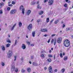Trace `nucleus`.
Wrapping results in <instances>:
<instances>
[{"mask_svg":"<svg viewBox=\"0 0 73 73\" xmlns=\"http://www.w3.org/2000/svg\"><path fill=\"white\" fill-rule=\"evenodd\" d=\"M32 29V24H30L28 27V29Z\"/></svg>","mask_w":73,"mask_h":73,"instance_id":"0eeeda50","label":"nucleus"},{"mask_svg":"<svg viewBox=\"0 0 73 73\" xmlns=\"http://www.w3.org/2000/svg\"><path fill=\"white\" fill-rule=\"evenodd\" d=\"M48 56L50 58V57H52V55H48Z\"/></svg>","mask_w":73,"mask_h":73,"instance_id":"de8ad7c7","label":"nucleus"},{"mask_svg":"<svg viewBox=\"0 0 73 73\" xmlns=\"http://www.w3.org/2000/svg\"><path fill=\"white\" fill-rule=\"evenodd\" d=\"M15 72H18V69H17V68H16L15 70Z\"/></svg>","mask_w":73,"mask_h":73,"instance_id":"473e14b6","label":"nucleus"},{"mask_svg":"<svg viewBox=\"0 0 73 73\" xmlns=\"http://www.w3.org/2000/svg\"><path fill=\"white\" fill-rule=\"evenodd\" d=\"M31 46H34V44H31Z\"/></svg>","mask_w":73,"mask_h":73,"instance_id":"864d4df0","label":"nucleus"},{"mask_svg":"<svg viewBox=\"0 0 73 73\" xmlns=\"http://www.w3.org/2000/svg\"><path fill=\"white\" fill-rule=\"evenodd\" d=\"M12 4H13V5H14V4H16V2L15 1H13L12 2Z\"/></svg>","mask_w":73,"mask_h":73,"instance_id":"f704fd0d","label":"nucleus"},{"mask_svg":"<svg viewBox=\"0 0 73 73\" xmlns=\"http://www.w3.org/2000/svg\"><path fill=\"white\" fill-rule=\"evenodd\" d=\"M12 56V51L9 50L7 53V56L8 58H10Z\"/></svg>","mask_w":73,"mask_h":73,"instance_id":"f03ea898","label":"nucleus"},{"mask_svg":"<svg viewBox=\"0 0 73 73\" xmlns=\"http://www.w3.org/2000/svg\"><path fill=\"white\" fill-rule=\"evenodd\" d=\"M27 43L28 44V45H29V44H30V42H27Z\"/></svg>","mask_w":73,"mask_h":73,"instance_id":"8fccbe9b","label":"nucleus"},{"mask_svg":"<svg viewBox=\"0 0 73 73\" xmlns=\"http://www.w3.org/2000/svg\"><path fill=\"white\" fill-rule=\"evenodd\" d=\"M65 27V25H63V28H64Z\"/></svg>","mask_w":73,"mask_h":73,"instance_id":"5fc2aeb1","label":"nucleus"},{"mask_svg":"<svg viewBox=\"0 0 73 73\" xmlns=\"http://www.w3.org/2000/svg\"><path fill=\"white\" fill-rule=\"evenodd\" d=\"M62 73H64V72H65V69H63L62 70Z\"/></svg>","mask_w":73,"mask_h":73,"instance_id":"2f4dec72","label":"nucleus"},{"mask_svg":"<svg viewBox=\"0 0 73 73\" xmlns=\"http://www.w3.org/2000/svg\"><path fill=\"white\" fill-rule=\"evenodd\" d=\"M37 8L38 9H41V7L40 6H39V5L38 4L37 6Z\"/></svg>","mask_w":73,"mask_h":73,"instance_id":"412c9836","label":"nucleus"},{"mask_svg":"<svg viewBox=\"0 0 73 73\" xmlns=\"http://www.w3.org/2000/svg\"><path fill=\"white\" fill-rule=\"evenodd\" d=\"M55 72H57V69L55 70Z\"/></svg>","mask_w":73,"mask_h":73,"instance_id":"13d9d810","label":"nucleus"},{"mask_svg":"<svg viewBox=\"0 0 73 73\" xmlns=\"http://www.w3.org/2000/svg\"><path fill=\"white\" fill-rule=\"evenodd\" d=\"M16 12H17V10L16 9H14L11 11L10 12V13L11 15H13V14H14L15 13H16Z\"/></svg>","mask_w":73,"mask_h":73,"instance_id":"20e7f679","label":"nucleus"},{"mask_svg":"<svg viewBox=\"0 0 73 73\" xmlns=\"http://www.w3.org/2000/svg\"><path fill=\"white\" fill-rule=\"evenodd\" d=\"M31 10H29L27 12V15H29V14L31 13Z\"/></svg>","mask_w":73,"mask_h":73,"instance_id":"f3484780","label":"nucleus"},{"mask_svg":"<svg viewBox=\"0 0 73 73\" xmlns=\"http://www.w3.org/2000/svg\"><path fill=\"white\" fill-rule=\"evenodd\" d=\"M31 68H27V71L28 73H30L31 72Z\"/></svg>","mask_w":73,"mask_h":73,"instance_id":"6ab92c4d","label":"nucleus"},{"mask_svg":"<svg viewBox=\"0 0 73 73\" xmlns=\"http://www.w3.org/2000/svg\"><path fill=\"white\" fill-rule=\"evenodd\" d=\"M33 19H32L31 21V22H32V21H33Z\"/></svg>","mask_w":73,"mask_h":73,"instance_id":"69168bd1","label":"nucleus"},{"mask_svg":"<svg viewBox=\"0 0 73 73\" xmlns=\"http://www.w3.org/2000/svg\"><path fill=\"white\" fill-rule=\"evenodd\" d=\"M15 66H13L11 67V70L12 72H13L14 70H15Z\"/></svg>","mask_w":73,"mask_h":73,"instance_id":"9d476101","label":"nucleus"},{"mask_svg":"<svg viewBox=\"0 0 73 73\" xmlns=\"http://www.w3.org/2000/svg\"><path fill=\"white\" fill-rule=\"evenodd\" d=\"M14 58H15L14 61H16V56H15Z\"/></svg>","mask_w":73,"mask_h":73,"instance_id":"49530a36","label":"nucleus"},{"mask_svg":"<svg viewBox=\"0 0 73 73\" xmlns=\"http://www.w3.org/2000/svg\"><path fill=\"white\" fill-rule=\"evenodd\" d=\"M67 30H68V31H70V28H68L67 29Z\"/></svg>","mask_w":73,"mask_h":73,"instance_id":"bf43d9fd","label":"nucleus"},{"mask_svg":"<svg viewBox=\"0 0 73 73\" xmlns=\"http://www.w3.org/2000/svg\"><path fill=\"white\" fill-rule=\"evenodd\" d=\"M21 48L23 49H25L26 48V46L24 44H23L21 46Z\"/></svg>","mask_w":73,"mask_h":73,"instance_id":"1a4fd4ad","label":"nucleus"},{"mask_svg":"<svg viewBox=\"0 0 73 73\" xmlns=\"http://www.w3.org/2000/svg\"><path fill=\"white\" fill-rule=\"evenodd\" d=\"M53 21H54V19H53L51 21H50V24H51L53 23Z\"/></svg>","mask_w":73,"mask_h":73,"instance_id":"bb28decb","label":"nucleus"},{"mask_svg":"<svg viewBox=\"0 0 73 73\" xmlns=\"http://www.w3.org/2000/svg\"><path fill=\"white\" fill-rule=\"evenodd\" d=\"M10 3H11V2H8V4H10Z\"/></svg>","mask_w":73,"mask_h":73,"instance_id":"0e129e2a","label":"nucleus"},{"mask_svg":"<svg viewBox=\"0 0 73 73\" xmlns=\"http://www.w3.org/2000/svg\"><path fill=\"white\" fill-rule=\"evenodd\" d=\"M33 56H31V59H33Z\"/></svg>","mask_w":73,"mask_h":73,"instance_id":"6e6d98bb","label":"nucleus"},{"mask_svg":"<svg viewBox=\"0 0 73 73\" xmlns=\"http://www.w3.org/2000/svg\"><path fill=\"white\" fill-rule=\"evenodd\" d=\"M21 60H24V58H23V57L21 58Z\"/></svg>","mask_w":73,"mask_h":73,"instance_id":"4d7b16f0","label":"nucleus"},{"mask_svg":"<svg viewBox=\"0 0 73 73\" xmlns=\"http://www.w3.org/2000/svg\"><path fill=\"white\" fill-rule=\"evenodd\" d=\"M8 5L9 6V7H12L13 6V5L10 4H8Z\"/></svg>","mask_w":73,"mask_h":73,"instance_id":"a19ab883","label":"nucleus"},{"mask_svg":"<svg viewBox=\"0 0 73 73\" xmlns=\"http://www.w3.org/2000/svg\"><path fill=\"white\" fill-rule=\"evenodd\" d=\"M49 52L50 53H51V50H50Z\"/></svg>","mask_w":73,"mask_h":73,"instance_id":"774afa93","label":"nucleus"},{"mask_svg":"<svg viewBox=\"0 0 73 73\" xmlns=\"http://www.w3.org/2000/svg\"><path fill=\"white\" fill-rule=\"evenodd\" d=\"M0 5H2V6H3L4 5V3L2 2L0 4Z\"/></svg>","mask_w":73,"mask_h":73,"instance_id":"4c0bfd02","label":"nucleus"},{"mask_svg":"<svg viewBox=\"0 0 73 73\" xmlns=\"http://www.w3.org/2000/svg\"><path fill=\"white\" fill-rule=\"evenodd\" d=\"M60 56L61 58H62V53H61L60 54Z\"/></svg>","mask_w":73,"mask_h":73,"instance_id":"ea45409f","label":"nucleus"},{"mask_svg":"<svg viewBox=\"0 0 73 73\" xmlns=\"http://www.w3.org/2000/svg\"><path fill=\"white\" fill-rule=\"evenodd\" d=\"M59 21L60 20L59 19H57V20L56 21L54 22L55 24H57V23H58V22H59Z\"/></svg>","mask_w":73,"mask_h":73,"instance_id":"4468645a","label":"nucleus"},{"mask_svg":"<svg viewBox=\"0 0 73 73\" xmlns=\"http://www.w3.org/2000/svg\"><path fill=\"white\" fill-rule=\"evenodd\" d=\"M42 32H46L48 31V30L46 29H43L41 30Z\"/></svg>","mask_w":73,"mask_h":73,"instance_id":"9b49d317","label":"nucleus"},{"mask_svg":"<svg viewBox=\"0 0 73 73\" xmlns=\"http://www.w3.org/2000/svg\"><path fill=\"white\" fill-rule=\"evenodd\" d=\"M41 57H42L43 58H44L45 57V56L43 54H42L41 55Z\"/></svg>","mask_w":73,"mask_h":73,"instance_id":"c756f323","label":"nucleus"},{"mask_svg":"<svg viewBox=\"0 0 73 73\" xmlns=\"http://www.w3.org/2000/svg\"><path fill=\"white\" fill-rule=\"evenodd\" d=\"M7 11H10V10H11V8H10V7H8L7 8Z\"/></svg>","mask_w":73,"mask_h":73,"instance_id":"e433bc0d","label":"nucleus"},{"mask_svg":"<svg viewBox=\"0 0 73 73\" xmlns=\"http://www.w3.org/2000/svg\"><path fill=\"white\" fill-rule=\"evenodd\" d=\"M47 35H44V37H46V36Z\"/></svg>","mask_w":73,"mask_h":73,"instance_id":"052dcab7","label":"nucleus"},{"mask_svg":"<svg viewBox=\"0 0 73 73\" xmlns=\"http://www.w3.org/2000/svg\"><path fill=\"white\" fill-rule=\"evenodd\" d=\"M68 60V58L67 57H64V61H66V60Z\"/></svg>","mask_w":73,"mask_h":73,"instance_id":"b1692460","label":"nucleus"},{"mask_svg":"<svg viewBox=\"0 0 73 73\" xmlns=\"http://www.w3.org/2000/svg\"><path fill=\"white\" fill-rule=\"evenodd\" d=\"M7 42L8 43H11V40L9 39H8L7 40Z\"/></svg>","mask_w":73,"mask_h":73,"instance_id":"dca6fc26","label":"nucleus"},{"mask_svg":"<svg viewBox=\"0 0 73 73\" xmlns=\"http://www.w3.org/2000/svg\"><path fill=\"white\" fill-rule=\"evenodd\" d=\"M2 7H3V6L0 4V9L1 8H2Z\"/></svg>","mask_w":73,"mask_h":73,"instance_id":"603ef678","label":"nucleus"},{"mask_svg":"<svg viewBox=\"0 0 73 73\" xmlns=\"http://www.w3.org/2000/svg\"><path fill=\"white\" fill-rule=\"evenodd\" d=\"M17 40H16L15 41V43L14 44V46H15L16 45V43H17Z\"/></svg>","mask_w":73,"mask_h":73,"instance_id":"72a5a7b5","label":"nucleus"},{"mask_svg":"<svg viewBox=\"0 0 73 73\" xmlns=\"http://www.w3.org/2000/svg\"><path fill=\"white\" fill-rule=\"evenodd\" d=\"M44 13V11H40L39 13V15H42Z\"/></svg>","mask_w":73,"mask_h":73,"instance_id":"2eb2a0df","label":"nucleus"},{"mask_svg":"<svg viewBox=\"0 0 73 73\" xmlns=\"http://www.w3.org/2000/svg\"><path fill=\"white\" fill-rule=\"evenodd\" d=\"M35 4H36V2H34V1L33 2L31 3V4L33 5Z\"/></svg>","mask_w":73,"mask_h":73,"instance_id":"c9c22d12","label":"nucleus"},{"mask_svg":"<svg viewBox=\"0 0 73 73\" xmlns=\"http://www.w3.org/2000/svg\"><path fill=\"white\" fill-rule=\"evenodd\" d=\"M10 46V44H7L6 45V46L7 47V48H8L9 46Z\"/></svg>","mask_w":73,"mask_h":73,"instance_id":"a878e982","label":"nucleus"},{"mask_svg":"<svg viewBox=\"0 0 73 73\" xmlns=\"http://www.w3.org/2000/svg\"><path fill=\"white\" fill-rule=\"evenodd\" d=\"M53 3V0H49L48 3L49 5H51Z\"/></svg>","mask_w":73,"mask_h":73,"instance_id":"423d86ee","label":"nucleus"},{"mask_svg":"<svg viewBox=\"0 0 73 73\" xmlns=\"http://www.w3.org/2000/svg\"><path fill=\"white\" fill-rule=\"evenodd\" d=\"M48 0H44V2L45 3H46V2H48Z\"/></svg>","mask_w":73,"mask_h":73,"instance_id":"c03bdc74","label":"nucleus"},{"mask_svg":"<svg viewBox=\"0 0 73 73\" xmlns=\"http://www.w3.org/2000/svg\"><path fill=\"white\" fill-rule=\"evenodd\" d=\"M8 37H10V35H8Z\"/></svg>","mask_w":73,"mask_h":73,"instance_id":"e2e57ef3","label":"nucleus"},{"mask_svg":"<svg viewBox=\"0 0 73 73\" xmlns=\"http://www.w3.org/2000/svg\"><path fill=\"white\" fill-rule=\"evenodd\" d=\"M54 36H56V35L55 34H53L52 35L51 37H53Z\"/></svg>","mask_w":73,"mask_h":73,"instance_id":"09e8293b","label":"nucleus"},{"mask_svg":"<svg viewBox=\"0 0 73 73\" xmlns=\"http://www.w3.org/2000/svg\"><path fill=\"white\" fill-rule=\"evenodd\" d=\"M54 41V40H53V39H52V40L51 41V42H53V41Z\"/></svg>","mask_w":73,"mask_h":73,"instance_id":"3c124183","label":"nucleus"},{"mask_svg":"<svg viewBox=\"0 0 73 73\" xmlns=\"http://www.w3.org/2000/svg\"><path fill=\"white\" fill-rule=\"evenodd\" d=\"M38 3H39V1L37 2V4H38Z\"/></svg>","mask_w":73,"mask_h":73,"instance_id":"338daca9","label":"nucleus"},{"mask_svg":"<svg viewBox=\"0 0 73 73\" xmlns=\"http://www.w3.org/2000/svg\"><path fill=\"white\" fill-rule=\"evenodd\" d=\"M50 39H49L48 42H48V43H49V42H50Z\"/></svg>","mask_w":73,"mask_h":73,"instance_id":"a18cd8bd","label":"nucleus"},{"mask_svg":"<svg viewBox=\"0 0 73 73\" xmlns=\"http://www.w3.org/2000/svg\"><path fill=\"white\" fill-rule=\"evenodd\" d=\"M1 47L2 50H5V47L4 46H2Z\"/></svg>","mask_w":73,"mask_h":73,"instance_id":"4be33fe9","label":"nucleus"},{"mask_svg":"<svg viewBox=\"0 0 73 73\" xmlns=\"http://www.w3.org/2000/svg\"><path fill=\"white\" fill-rule=\"evenodd\" d=\"M20 11H22V13L23 14H24V11H25V9L24 8V6L22 5L19 8Z\"/></svg>","mask_w":73,"mask_h":73,"instance_id":"7ed1b4c3","label":"nucleus"},{"mask_svg":"<svg viewBox=\"0 0 73 73\" xmlns=\"http://www.w3.org/2000/svg\"><path fill=\"white\" fill-rule=\"evenodd\" d=\"M16 25V24H15L12 27L11 29V31H13V29L15 27V26Z\"/></svg>","mask_w":73,"mask_h":73,"instance_id":"ddd939ff","label":"nucleus"},{"mask_svg":"<svg viewBox=\"0 0 73 73\" xmlns=\"http://www.w3.org/2000/svg\"><path fill=\"white\" fill-rule=\"evenodd\" d=\"M56 40L55 39L54 40V45H56Z\"/></svg>","mask_w":73,"mask_h":73,"instance_id":"393cba45","label":"nucleus"},{"mask_svg":"<svg viewBox=\"0 0 73 73\" xmlns=\"http://www.w3.org/2000/svg\"><path fill=\"white\" fill-rule=\"evenodd\" d=\"M49 18H47L46 19V22L47 23H49Z\"/></svg>","mask_w":73,"mask_h":73,"instance_id":"5701e85b","label":"nucleus"},{"mask_svg":"<svg viewBox=\"0 0 73 73\" xmlns=\"http://www.w3.org/2000/svg\"><path fill=\"white\" fill-rule=\"evenodd\" d=\"M21 72H22V73H24V72H25V70L22 69L21 70Z\"/></svg>","mask_w":73,"mask_h":73,"instance_id":"cd10ccee","label":"nucleus"},{"mask_svg":"<svg viewBox=\"0 0 73 73\" xmlns=\"http://www.w3.org/2000/svg\"><path fill=\"white\" fill-rule=\"evenodd\" d=\"M19 27H21L22 26V23H21V22H19Z\"/></svg>","mask_w":73,"mask_h":73,"instance_id":"aec40b11","label":"nucleus"},{"mask_svg":"<svg viewBox=\"0 0 73 73\" xmlns=\"http://www.w3.org/2000/svg\"><path fill=\"white\" fill-rule=\"evenodd\" d=\"M64 46H66V47L69 46V45H70V42H69V40L68 39H66L65 40L64 42Z\"/></svg>","mask_w":73,"mask_h":73,"instance_id":"f257e3e1","label":"nucleus"},{"mask_svg":"<svg viewBox=\"0 0 73 73\" xmlns=\"http://www.w3.org/2000/svg\"><path fill=\"white\" fill-rule=\"evenodd\" d=\"M33 66H38V64L36 63L35 62H34L33 63Z\"/></svg>","mask_w":73,"mask_h":73,"instance_id":"f8f14e48","label":"nucleus"},{"mask_svg":"<svg viewBox=\"0 0 73 73\" xmlns=\"http://www.w3.org/2000/svg\"><path fill=\"white\" fill-rule=\"evenodd\" d=\"M2 13H3V10H0V14H2Z\"/></svg>","mask_w":73,"mask_h":73,"instance_id":"58836bf2","label":"nucleus"},{"mask_svg":"<svg viewBox=\"0 0 73 73\" xmlns=\"http://www.w3.org/2000/svg\"><path fill=\"white\" fill-rule=\"evenodd\" d=\"M40 21H41V19H39L37 21V23H39L40 22Z\"/></svg>","mask_w":73,"mask_h":73,"instance_id":"7c9ffc66","label":"nucleus"},{"mask_svg":"<svg viewBox=\"0 0 73 73\" xmlns=\"http://www.w3.org/2000/svg\"><path fill=\"white\" fill-rule=\"evenodd\" d=\"M49 71L50 73H53V70H52V66H50L49 68Z\"/></svg>","mask_w":73,"mask_h":73,"instance_id":"39448f33","label":"nucleus"},{"mask_svg":"<svg viewBox=\"0 0 73 73\" xmlns=\"http://www.w3.org/2000/svg\"><path fill=\"white\" fill-rule=\"evenodd\" d=\"M1 65L2 66H4V65H5V64H4V62H2Z\"/></svg>","mask_w":73,"mask_h":73,"instance_id":"79ce46f5","label":"nucleus"},{"mask_svg":"<svg viewBox=\"0 0 73 73\" xmlns=\"http://www.w3.org/2000/svg\"><path fill=\"white\" fill-rule=\"evenodd\" d=\"M47 60L49 62H51V61H52L51 59L50 58H49L48 59H47Z\"/></svg>","mask_w":73,"mask_h":73,"instance_id":"c85d7f7f","label":"nucleus"},{"mask_svg":"<svg viewBox=\"0 0 73 73\" xmlns=\"http://www.w3.org/2000/svg\"><path fill=\"white\" fill-rule=\"evenodd\" d=\"M57 42L59 44H60V43H61V38H58Z\"/></svg>","mask_w":73,"mask_h":73,"instance_id":"6e6552de","label":"nucleus"},{"mask_svg":"<svg viewBox=\"0 0 73 73\" xmlns=\"http://www.w3.org/2000/svg\"><path fill=\"white\" fill-rule=\"evenodd\" d=\"M67 4L66 3L64 5V7H67Z\"/></svg>","mask_w":73,"mask_h":73,"instance_id":"37998d69","label":"nucleus"},{"mask_svg":"<svg viewBox=\"0 0 73 73\" xmlns=\"http://www.w3.org/2000/svg\"><path fill=\"white\" fill-rule=\"evenodd\" d=\"M33 37H35V32H33L32 33Z\"/></svg>","mask_w":73,"mask_h":73,"instance_id":"a211bd4d","label":"nucleus"},{"mask_svg":"<svg viewBox=\"0 0 73 73\" xmlns=\"http://www.w3.org/2000/svg\"><path fill=\"white\" fill-rule=\"evenodd\" d=\"M44 69L45 70H46L47 68L46 67H45V68H44Z\"/></svg>","mask_w":73,"mask_h":73,"instance_id":"680f3d73","label":"nucleus"}]
</instances>
